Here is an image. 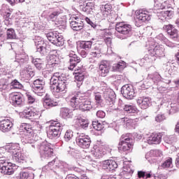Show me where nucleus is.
I'll return each instance as SVG.
<instances>
[{
	"mask_svg": "<svg viewBox=\"0 0 179 179\" xmlns=\"http://www.w3.org/2000/svg\"><path fill=\"white\" fill-rule=\"evenodd\" d=\"M10 100L13 106H21V104H23L24 101L23 95L19 93L11 94L10 95Z\"/></svg>",
	"mask_w": 179,
	"mask_h": 179,
	"instance_id": "obj_25",
	"label": "nucleus"
},
{
	"mask_svg": "<svg viewBox=\"0 0 179 179\" xmlns=\"http://www.w3.org/2000/svg\"><path fill=\"white\" fill-rule=\"evenodd\" d=\"M92 127L96 131H101V129L104 128V125L101 124V123H99V122H93Z\"/></svg>",
	"mask_w": 179,
	"mask_h": 179,
	"instance_id": "obj_53",
	"label": "nucleus"
},
{
	"mask_svg": "<svg viewBox=\"0 0 179 179\" xmlns=\"http://www.w3.org/2000/svg\"><path fill=\"white\" fill-rule=\"evenodd\" d=\"M115 30L117 31L115 33L116 37L121 40H125V38L131 36L132 33V26L129 24H125L124 22H117L115 25Z\"/></svg>",
	"mask_w": 179,
	"mask_h": 179,
	"instance_id": "obj_3",
	"label": "nucleus"
},
{
	"mask_svg": "<svg viewBox=\"0 0 179 179\" xmlns=\"http://www.w3.org/2000/svg\"><path fill=\"white\" fill-rule=\"evenodd\" d=\"M34 178V174L29 171H22L20 173L17 179H33Z\"/></svg>",
	"mask_w": 179,
	"mask_h": 179,
	"instance_id": "obj_40",
	"label": "nucleus"
},
{
	"mask_svg": "<svg viewBox=\"0 0 179 179\" xmlns=\"http://www.w3.org/2000/svg\"><path fill=\"white\" fill-rule=\"evenodd\" d=\"M15 58L18 62H24V61H27L29 58L27 55L22 54V55H16Z\"/></svg>",
	"mask_w": 179,
	"mask_h": 179,
	"instance_id": "obj_51",
	"label": "nucleus"
},
{
	"mask_svg": "<svg viewBox=\"0 0 179 179\" xmlns=\"http://www.w3.org/2000/svg\"><path fill=\"white\" fill-rule=\"evenodd\" d=\"M99 74L103 78H106L110 72V64L108 62L103 60L99 64Z\"/></svg>",
	"mask_w": 179,
	"mask_h": 179,
	"instance_id": "obj_16",
	"label": "nucleus"
},
{
	"mask_svg": "<svg viewBox=\"0 0 179 179\" xmlns=\"http://www.w3.org/2000/svg\"><path fill=\"white\" fill-rule=\"evenodd\" d=\"M96 117H98V118H104V117H106V113L103 110H98L96 112Z\"/></svg>",
	"mask_w": 179,
	"mask_h": 179,
	"instance_id": "obj_64",
	"label": "nucleus"
},
{
	"mask_svg": "<svg viewBox=\"0 0 179 179\" xmlns=\"http://www.w3.org/2000/svg\"><path fill=\"white\" fill-rule=\"evenodd\" d=\"M156 122H163L166 120V116L163 114L157 115L155 118Z\"/></svg>",
	"mask_w": 179,
	"mask_h": 179,
	"instance_id": "obj_58",
	"label": "nucleus"
},
{
	"mask_svg": "<svg viewBox=\"0 0 179 179\" xmlns=\"http://www.w3.org/2000/svg\"><path fill=\"white\" fill-rule=\"evenodd\" d=\"M177 142V138L174 136H169L164 137V145L166 148L174 145Z\"/></svg>",
	"mask_w": 179,
	"mask_h": 179,
	"instance_id": "obj_35",
	"label": "nucleus"
},
{
	"mask_svg": "<svg viewBox=\"0 0 179 179\" xmlns=\"http://www.w3.org/2000/svg\"><path fill=\"white\" fill-rule=\"evenodd\" d=\"M57 167V164H55V159L52 161L50 162L47 165L43 167V170H47L50 171V170H54Z\"/></svg>",
	"mask_w": 179,
	"mask_h": 179,
	"instance_id": "obj_49",
	"label": "nucleus"
},
{
	"mask_svg": "<svg viewBox=\"0 0 179 179\" xmlns=\"http://www.w3.org/2000/svg\"><path fill=\"white\" fill-rule=\"evenodd\" d=\"M7 2H8V3H10V5H11L12 6H14V5L15 3H17V2H24V0H6Z\"/></svg>",
	"mask_w": 179,
	"mask_h": 179,
	"instance_id": "obj_63",
	"label": "nucleus"
},
{
	"mask_svg": "<svg viewBox=\"0 0 179 179\" xmlns=\"http://www.w3.org/2000/svg\"><path fill=\"white\" fill-rule=\"evenodd\" d=\"M1 173L5 174L6 176H12L15 173V170L12 167V164H8L7 165H3L1 166Z\"/></svg>",
	"mask_w": 179,
	"mask_h": 179,
	"instance_id": "obj_30",
	"label": "nucleus"
},
{
	"mask_svg": "<svg viewBox=\"0 0 179 179\" xmlns=\"http://www.w3.org/2000/svg\"><path fill=\"white\" fill-rule=\"evenodd\" d=\"M160 5L159 9H162V11L157 13L159 19L164 22L167 17H173V15H174V8L171 6H164L162 4Z\"/></svg>",
	"mask_w": 179,
	"mask_h": 179,
	"instance_id": "obj_7",
	"label": "nucleus"
},
{
	"mask_svg": "<svg viewBox=\"0 0 179 179\" xmlns=\"http://www.w3.org/2000/svg\"><path fill=\"white\" fill-rule=\"evenodd\" d=\"M7 40H15L16 39V32L15 29L10 28L6 31Z\"/></svg>",
	"mask_w": 179,
	"mask_h": 179,
	"instance_id": "obj_44",
	"label": "nucleus"
},
{
	"mask_svg": "<svg viewBox=\"0 0 179 179\" xmlns=\"http://www.w3.org/2000/svg\"><path fill=\"white\" fill-rule=\"evenodd\" d=\"M162 167H163V169H171L173 167V159L169 157L166 159L162 164Z\"/></svg>",
	"mask_w": 179,
	"mask_h": 179,
	"instance_id": "obj_47",
	"label": "nucleus"
},
{
	"mask_svg": "<svg viewBox=\"0 0 179 179\" xmlns=\"http://www.w3.org/2000/svg\"><path fill=\"white\" fill-rule=\"evenodd\" d=\"M76 142L80 148L82 149H89L90 148V144L92 141L88 136L84 135L83 134H80L76 138Z\"/></svg>",
	"mask_w": 179,
	"mask_h": 179,
	"instance_id": "obj_10",
	"label": "nucleus"
},
{
	"mask_svg": "<svg viewBox=\"0 0 179 179\" xmlns=\"http://www.w3.org/2000/svg\"><path fill=\"white\" fill-rule=\"evenodd\" d=\"M90 55L94 58L101 57V48L100 45H96L90 52Z\"/></svg>",
	"mask_w": 179,
	"mask_h": 179,
	"instance_id": "obj_38",
	"label": "nucleus"
},
{
	"mask_svg": "<svg viewBox=\"0 0 179 179\" xmlns=\"http://www.w3.org/2000/svg\"><path fill=\"white\" fill-rule=\"evenodd\" d=\"M164 30H165L170 38L174 40V41L178 40V30L174 27L172 24H168L164 26Z\"/></svg>",
	"mask_w": 179,
	"mask_h": 179,
	"instance_id": "obj_13",
	"label": "nucleus"
},
{
	"mask_svg": "<svg viewBox=\"0 0 179 179\" xmlns=\"http://www.w3.org/2000/svg\"><path fill=\"white\" fill-rule=\"evenodd\" d=\"M83 10L87 15H92L94 12V3L90 1L87 2L85 6L83 8Z\"/></svg>",
	"mask_w": 179,
	"mask_h": 179,
	"instance_id": "obj_33",
	"label": "nucleus"
},
{
	"mask_svg": "<svg viewBox=\"0 0 179 179\" xmlns=\"http://www.w3.org/2000/svg\"><path fill=\"white\" fill-rule=\"evenodd\" d=\"M108 16L107 15V13H105L103 10L99 11L96 15V17L99 19V20H103V19H106Z\"/></svg>",
	"mask_w": 179,
	"mask_h": 179,
	"instance_id": "obj_56",
	"label": "nucleus"
},
{
	"mask_svg": "<svg viewBox=\"0 0 179 179\" xmlns=\"http://www.w3.org/2000/svg\"><path fill=\"white\" fill-rule=\"evenodd\" d=\"M93 44V42L92 41H83L80 43V48H83V50H85V51H88V50H90L92 48V45Z\"/></svg>",
	"mask_w": 179,
	"mask_h": 179,
	"instance_id": "obj_42",
	"label": "nucleus"
},
{
	"mask_svg": "<svg viewBox=\"0 0 179 179\" xmlns=\"http://www.w3.org/2000/svg\"><path fill=\"white\" fill-rule=\"evenodd\" d=\"M34 136H36V134H34V131L32 130L29 131H26V133L24 134L22 138V142H24V143H34L36 142V139L34 138Z\"/></svg>",
	"mask_w": 179,
	"mask_h": 179,
	"instance_id": "obj_24",
	"label": "nucleus"
},
{
	"mask_svg": "<svg viewBox=\"0 0 179 179\" xmlns=\"http://www.w3.org/2000/svg\"><path fill=\"white\" fill-rule=\"evenodd\" d=\"M13 123L9 119L0 120V131L2 132H9L12 130Z\"/></svg>",
	"mask_w": 179,
	"mask_h": 179,
	"instance_id": "obj_23",
	"label": "nucleus"
},
{
	"mask_svg": "<svg viewBox=\"0 0 179 179\" xmlns=\"http://www.w3.org/2000/svg\"><path fill=\"white\" fill-rule=\"evenodd\" d=\"M45 86V83L41 79H36L34 81V85H32L34 92L37 96H43L45 94V90L44 89Z\"/></svg>",
	"mask_w": 179,
	"mask_h": 179,
	"instance_id": "obj_9",
	"label": "nucleus"
},
{
	"mask_svg": "<svg viewBox=\"0 0 179 179\" xmlns=\"http://www.w3.org/2000/svg\"><path fill=\"white\" fill-rule=\"evenodd\" d=\"M0 164H3V166H6L8 164H12L9 162V157L3 156L0 157Z\"/></svg>",
	"mask_w": 179,
	"mask_h": 179,
	"instance_id": "obj_57",
	"label": "nucleus"
},
{
	"mask_svg": "<svg viewBox=\"0 0 179 179\" xmlns=\"http://www.w3.org/2000/svg\"><path fill=\"white\" fill-rule=\"evenodd\" d=\"M112 6L110 4H106V5H102L100 6V10H103L105 13H107L108 15V13L111 11Z\"/></svg>",
	"mask_w": 179,
	"mask_h": 179,
	"instance_id": "obj_50",
	"label": "nucleus"
},
{
	"mask_svg": "<svg viewBox=\"0 0 179 179\" xmlns=\"http://www.w3.org/2000/svg\"><path fill=\"white\" fill-rule=\"evenodd\" d=\"M136 103L142 110H146L150 106V98L146 96L138 97Z\"/></svg>",
	"mask_w": 179,
	"mask_h": 179,
	"instance_id": "obj_22",
	"label": "nucleus"
},
{
	"mask_svg": "<svg viewBox=\"0 0 179 179\" xmlns=\"http://www.w3.org/2000/svg\"><path fill=\"white\" fill-rule=\"evenodd\" d=\"M126 66H127V63L124 61H121L117 64H113V69L115 72H121V71H122V69L126 68Z\"/></svg>",
	"mask_w": 179,
	"mask_h": 179,
	"instance_id": "obj_36",
	"label": "nucleus"
},
{
	"mask_svg": "<svg viewBox=\"0 0 179 179\" xmlns=\"http://www.w3.org/2000/svg\"><path fill=\"white\" fill-rule=\"evenodd\" d=\"M59 59L56 55H50L49 59L47 60L46 66L47 68H52L55 66L57 61H59Z\"/></svg>",
	"mask_w": 179,
	"mask_h": 179,
	"instance_id": "obj_34",
	"label": "nucleus"
},
{
	"mask_svg": "<svg viewBox=\"0 0 179 179\" xmlns=\"http://www.w3.org/2000/svg\"><path fill=\"white\" fill-rule=\"evenodd\" d=\"M35 45H36L37 52H40L41 55H45L47 54V42L40 38L35 41Z\"/></svg>",
	"mask_w": 179,
	"mask_h": 179,
	"instance_id": "obj_18",
	"label": "nucleus"
},
{
	"mask_svg": "<svg viewBox=\"0 0 179 179\" xmlns=\"http://www.w3.org/2000/svg\"><path fill=\"white\" fill-rule=\"evenodd\" d=\"M91 153L96 159H101V157L106 155V151L104 148H103V146L95 145L91 151Z\"/></svg>",
	"mask_w": 179,
	"mask_h": 179,
	"instance_id": "obj_26",
	"label": "nucleus"
},
{
	"mask_svg": "<svg viewBox=\"0 0 179 179\" xmlns=\"http://www.w3.org/2000/svg\"><path fill=\"white\" fill-rule=\"evenodd\" d=\"M148 54H150L151 57H164V46L156 45L154 48L148 50Z\"/></svg>",
	"mask_w": 179,
	"mask_h": 179,
	"instance_id": "obj_19",
	"label": "nucleus"
},
{
	"mask_svg": "<svg viewBox=\"0 0 179 179\" xmlns=\"http://www.w3.org/2000/svg\"><path fill=\"white\" fill-rule=\"evenodd\" d=\"M38 152L41 157H51L54 153V150L51 148V144L47 141H43L38 145Z\"/></svg>",
	"mask_w": 179,
	"mask_h": 179,
	"instance_id": "obj_5",
	"label": "nucleus"
},
{
	"mask_svg": "<svg viewBox=\"0 0 179 179\" xmlns=\"http://www.w3.org/2000/svg\"><path fill=\"white\" fill-rule=\"evenodd\" d=\"M59 15H61V10H54L49 14L48 19H50V20H52V22H56L57 19L59 17Z\"/></svg>",
	"mask_w": 179,
	"mask_h": 179,
	"instance_id": "obj_41",
	"label": "nucleus"
},
{
	"mask_svg": "<svg viewBox=\"0 0 179 179\" xmlns=\"http://www.w3.org/2000/svg\"><path fill=\"white\" fill-rule=\"evenodd\" d=\"M19 149H20L19 144H12L11 145H10V152L11 153L12 152H15V153H16V152H17Z\"/></svg>",
	"mask_w": 179,
	"mask_h": 179,
	"instance_id": "obj_60",
	"label": "nucleus"
},
{
	"mask_svg": "<svg viewBox=\"0 0 179 179\" xmlns=\"http://www.w3.org/2000/svg\"><path fill=\"white\" fill-rule=\"evenodd\" d=\"M24 117H25L27 120H38L40 118V115L36 113L33 112L30 110H24L23 111Z\"/></svg>",
	"mask_w": 179,
	"mask_h": 179,
	"instance_id": "obj_31",
	"label": "nucleus"
},
{
	"mask_svg": "<svg viewBox=\"0 0 179 179\" xmlns=\"http://www.w3.org/2000/svg\"><path fill=\"white\" fill-rule=\"evenodd\" d=\"M60 117L64 120H69L73 117V110L68 108H62L60 109Z\"/></svg>",
	"mask_w": 179,
	"mask_h": 179,
	"instance_id": "obj_28",
	"label": "nucleus"
},
{
	"mask_svg": "<svg viewBox=\"0 0 179 179\" xmlns=\"http://www.w3.org/2000/svg\"><path fill=\"white\" fill-rule=\"evenodd\" d=\"M121 93L125 99L132 100L135 97V90L134 87L130 85H125L122 87Z\"/></svg>",
	"mask_w": 179,
	"mask_h": 179,
	"instance_id": "obj_11",
	"label": "nucleus"
},
{
	"mask_svg": "<svg viewBox=\"0 0 179 179\" xmlns=\"http://www.w3.org/2000/svg\"><path fill=\"white\" fill-rule=\"evenodd\" d=\"M70 105L73 108H80L81 111H90L93 108L92 101L87 99L85 94L80 92L76 93L70 99Z\"/></svg>",
	"mask_w": 179,
	"mask_h": 179,
	"instance_id": "obj_1",
	"label": "nucleus"
},
{
	"mask_svg": "<svg viewBox=\"0 0 179 179\" xmlns=\"http://www.w3.org/2000/svg\"><path fill=\"white\" fill-rule=\"evenodd\" d=\"M10 85L13 89H22L23 87L22 83L17 81V80H14L13 82H11Z\"/></svg>",
	"mask_w": 179,
	"mask_h": 179,
	"instance_id": "obj_52",
	"label": "nucleus"
},
{
	"mask_svg": "<svg viewBox=\"0 0 179 179\" xmlns=\"http://www.w3.org/2000/svg\"><path fill=\"white\" fill-rule=\"evenodd\" d=\"M162 134L152 133L147 139L149 145H159L162 142Z\"/></svg>",
	"mask_w": 179,
	"mask_h": 179,
	"instance_id": "obj_20",
	"label": "nucleus"
},
{
	"mask_svg": "<svg viewBox=\"0 0 179 179\" xmlns=\"http://www.w3.org/2000/svg\"><path fill=\"white\" fill-rule=\"evenodd\" d=\"M136 110H138L136 106L132 105L127 104L124 106V110L126 111L127 114H135Z\"/></svg>",
	"mask_w": 179,
	"mask_h": 179,
	"instance_id": "obj_43",
	"label": "nucleus"
},
{
	"mask_svg": "<svg viewBox=\"0 0 179 179\" xmlns=\"http://www.w3.org/2000/svg\"><path fill=\"white\" fill-rule=\"evenodd\" d=\"M118 167V164L113 159L105 160L102 162V169L106 171H114Z\"/></svg>",
	"mask_w": 179,
	"mask_h": 179,
	"instance_id": "obj_17",
	"label": "nucleus"
},
{
	"mask_svg": "<svg viewBox=\"0 0 179 179\" xmlns=\"http://www.w3.org/2000/svg\"><path fill=\"white\" fill-rule=\"evenodd\" d=\"M34 65L36 66V68H37V69L40 71L44 68L45 63H37V62H34Z\"/></svg>",
	"mask_w": 179,
	"mask_h": 179,
	"instance_id": "obj_61",
	"label": "nucleus"
},
{
	"mask_svg": "<svg viewBox=\"0 0 179 179\" xmlns=\"http://www.w3.org/2000/svg\"><path fill=\"white\" fill-rule=\"evenodd\" d=\"M148 79H151L154 83H156V82H159V80H162V76L159 74V73H155L154 74H149L148 75Z\"/></svg>",
	"mask_w": 179,
	"mask_h": 179,
	"instance_id": "obj_45",
	"label": "nucleus"
},
{
	"mask_svg": "<svg viewBox=\"0 0 179 179\" xmlns=\"http://www.w3.org/2000/svg\"><path fill=\"white\" fill-rule=\"evenodd\" d=\"M61 134V123L53 121L51 122L49 131L48 132V136L50 139H53L54 138H57V136H59Z\"/></svg>",
	"mask_w": 179,
	"mask_h": 179,
	"instance_id": "obj_8",
	"label": "nucleus"
},
{
	"mask_svg": "<svg viewBox=\"0 0 179 179\" xmlns=\"http://www.w3.org/2000/svg\"><path fill=\"white\" fill-rule=\"evenodd\" d=\"M84 20L79 17H74L70 21V26L73 30L76 31H79V30H82L85 26Z\"/></svg>",
	"mask_w": 179,
	"mask_h": 179,
	"instance_id": "obj_12",
	"label": "nucleus"
},
{
	"mask_svg": "<svg viewBox=\"0 0 179 179\" xmlns=\"http://www.w3.org/2000/svg\"><path fill=\"white\" fill-rule=\"evenodd\" d=\"M46 37L48 40L54 44V45H57V47H62L64 44H65V40L64 39V36L56 31H50L46 34Z\"/></svg>",
	"mask_w": 179,
	"mask_h": 179,
	"instance_id": "obj_4",
	"label": "nucleus"
},
{
	"mask_svg": "<svg viewBox=\"0 0 179 179\" xmlns=\"http://www.w3.org/2000/svg\"><path fill=\"white\" fill-rule=\"evenodd\" d=\"M20 129H21V131H23L24 134H26V132H29L32 130L31 126L27 123L21 124V125L20 126Z\"/></svg>",
	"mask_w": 179,
	"mask_h": 179,
	"instance_id": "obj_48",
	"label": "nucleus"
},
{
	"mask_svg": "<svg viewBox=\"0 0 179 179\" xmlns=\"http://www.w3.org/2000/svg\"><path fill=\"white\" fill-rule=\"evenodd\" d=\"M69 62L70 66H69V69L70 71H73V69L80 62V57L76 55L75 52L73 50H71L69 52Z\"/></svg>",
	"mask_w": 179,
	"mask_h": 179,
	"instance_id": "obj_14",
	"label": "nucleus"
},
{
	"mask_svg": "<svg viewBox=\"0 0 179 179\" xmlns=\"http://www.w3.org/2000/svg\"><path fill=\"white\" fill-rule=\"evenodd\" d=\"M132 138L129 134L122 135L120 138L118 149L122 152H127L132 148Z\"/></svg>",
	"mask_w": 179,
	"mask_h": 179,
	"instance_id": "obj_6",
	"label": "nucleus"
},
{
	"mask_svg": "<svg viewBox=\"0 0 179 179\" xmlns=\"http://www.w3.org/2000/svg\"><path fill=\"white\" fill-rule=\"evenodd\" d=\"M29 144L28 145V148L30 149V150H34L36 149V146H37V148L38 149V143H37V141H35L34 143H28Z\"/></svg>",
	"mask_w": 179,
	"mask_h": 179,
	"instance_id": "obj_62",
	"label": "nucleus"
},
{
	"mask_svg": "<svg viewBox=\"0 0 179 179\" xmlns=\"http://www.w3.org/2000/svg\"><path fill=\"white\" fill-rule=\"evenodd\" d=\"M8 89V82H6V80L1 79L0 80V90L1 92H3V90H6Z\"/></svg>",
	"mask_w": 179,
	"mask_h": 179,
	"instance_id": "obj_54",
	"label": "nucleus"
},
{
	"mask_svg": "<svg viewBox=\"0 0 179 179\" xmlns=\"http://www.w3.org/2000/svg\"><path fill=\"white\" fill-rule=\"evenodd\" d=\"M13 153V161L14 163H23L24 162V155L22 154L20 151H17L15 152V151H12Z\"/></svg>",
	"mask_w": 179,
	"mask_h": 179,
	"instance_id": "obj_29",
	"label": "nucleus"
},
{
	"mask_svg": "<svg viewBox=\"0 0 179 179\" xmlns=\"http://www.w3.org/2000/svg\"><path fill=\"white\" fill-rule=\"evenodd\" d=\"M56 106H58V102L54 101L52 99H45L43 101V107H45V108H51Z\"/></svg>",
	"mask_w": 179,
	"mask_h": 179,
	"instance_id": "obj_39",
	"label": "nucleus"
},
{
	"mask_svg": "<svg viewBox=\"0 0 179 179\" xmlns=\"http://www.w3.org/2000/svg\"><path fill=\"white\" fill-rule=\"evenodd\" d=\"M75 80L77 82V86L79 87L83 83V79H85L83 69L78 67L77 70H75Z\"/></svg>",
	"mask_w": 179,
	"mask_h": 179,
	"instance_id": "obj_27",
	"label": "nucleus"
},
{
	"mask_svg": "<svg viewBox=\"0 0 179 179\" xmlns=\"http://www.w3.org/2000/svg\"><path fill=\"white\" fill-rule=\"evenodd\" d=\"M73 138V131L71 129L66 130L64 134V139L66 142H69Z\"/></svg>",
	"mask_w": 179,
	"mask_h": 179,
	"instance_id": "obj_46",
	"label": "nucleus"
},
{
	"mask_svg": "<svg viewBox=\"0 0 179 179\" xmlns=\"http://www.w3.org/2000/svg\"><path fill=\"white\" fill-rule=\"evenodd\" d=\"M77 124L80 128H83V129H85L89 127V120L83 119L82 117L77 118Z\"/></svg>",
	"mask_w": 179,
	"mask_h": 179,
	"instance_id": "obj_37",
	"label": "nucleus"
},
{
	"mask_svg": "<svg viewBox=\"0 0 179 179\" xmlns=\"http://www.w3.org/2000/svg\"><path fill=\"white\" fill-rule=\"evenodd\" d=\"M179 108L177 106H174V104H171V109L169 110L170 114H176V113H178Z\"/></svg>",
	"mask_w": 179,
	"mask_h": 179,
	"instance_id": "obj_59",
	"label": "nucleus"
},
{
	"mask_svg": "<svg viewBox=\"0 0 179 179\" xmlns=\"http://www.w3.org/2000/svg\"><path fill=\"white\" fill-rule=\"evenodd\" d=\"M136 17L138 22H149L150 20V15L145 10H139L136 12Z\"/></svg>",
	"mask_w": 179,
	"mask_h": 179,
	"instance_id": "obj_21",
	"label": "nucleus"
},
{
	"mask_svg": "<svg viewBox=\"0 0 179 179\" xmlns=\"http://www.w3.org/2000/svg\"><path fill=\"white\" fill-rule=\"evenodd\" d=\"M50 90L55 94L56 93H61L66 90V77L64 75L59 76V73H55L50 78Z\"/></svg>",
	"mask_w": 179,
	"mask_h": 179,
	"instance_id": "obj_2",
	"label": "nucleus"
},
{
	"mask_svg": "<svg viewBox=\"0 0 179 179\" xmlns=\"http://www.w3.org/2000/svg\"><path fill=\"white\" fill-rule=\"evenodd\" d=\"M103 97L106 101L110 100H115V92L113 90L107 89L103 91Z\"/></svg>",
	"mask_w": 179,
	"mask_h": 179,
	"instance_id": "obj_32",
	"label": "nucleus"
},
{
	"mask_svg": "<svg viewBox=\"0 0 179 179\" xmlns=\"http://www.w3.org/2000/svg\"><path fill=\"white\" fill-rule=\"evenodd\" d=\"M151 157L153 163H161L163 161V152L159 150H152L148 154Z\"/></svg>",
	"mask_w": 179,
	"mask_h": 179,
	"instance_id": "obj_15",
	"label": "nucleus"
},
{
	"mask_svg": "<svg viewBox=\"0 0 179 179\" xmlns=\"http://www.w3.org/2000/svg\"><path fill=\"white\" fill-rule=\"evenodd\" d=\"M26 96L27 98L28 104H34V103H37V101H36V98L31 96L30 93H26Z\"/></svg>",
	"mask_w": 179,
	"mask_h": 179,
	"instance_id": "obj_55",
	"label": "nucleus"
}]
</instances>
